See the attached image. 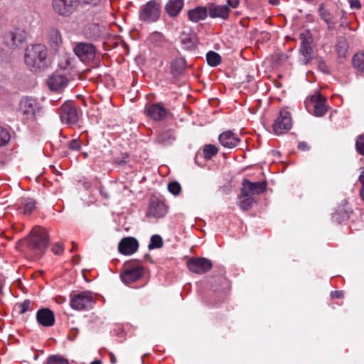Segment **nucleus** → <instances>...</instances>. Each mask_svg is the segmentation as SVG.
I'll return each mask as SVG.
<instances>
[{"instance_id": "obj_1", "label": "nucleus", "mask_w": 364, "mask_h": 364, "mask_svg": "<svg viewBox=\"0 0 364 364\" xmlns=\"http://www.w3.org/2000/svg\"><path fill=\"white\" fill-rule=\"evenodd\" d=\"M24 62L31 72L44 70L50 65L48 48L41 43L28 46L25 49Z\"/></svg>"}, {"instance_id": "obj_2", "label": "nucleus", "mask_w": 364, "mask_h": 364, "mask_svg": "<svg viewBox=\"0 0 364 364\" xmlns=\"http://www.w3.org/2000/svg\"><path fill=\"white\" fill-rule=\"evenodd\" d=\"M26 251L35 257L43 255L48 246V234L45 228L35 227L26 240Z\"/></svg>"}, {"instance_id": "obj_3", "label": "nucleus", "mask_w": 364, "mask_h": 364, "mask_svg": "<svg viewBox=\"0 0 364 364\" xmlns=\"http://www.w3.org/2000/svg\"><path fill=\"white\" fill-rule=\"evenodd\" d=\"M144 267L138 260H129L124 263L120 279L126 284L134 283L144 274Z\"/></svg>"}, {"instance_id": "obj_4", "label": "nucleus", "mask_w": 364, "mask_h": 364, "mask_svg": "<svg viewBox=\"0 0 364 364\" xmlns=\"http://www.w3.org/2000/svg\"><path fill=\"white\" fill-rule=\"evenodd\" d=\"M95 304V295L92 291H84L70 295V305L77 311H88Z\"/></svg>"}, {"instance_id": "obj_5", "label": "nucleus", "mask_w": 364, "mask_h": 364, "mask_svg": "<svg viewBox=\"0 0 364 364\" xmlns=\"http://www.w3.org/2000/svg\"><path fill=\"white\" fill-rule=\"evenodd\" d=\"M161 6L155 0H151L139 9V18L141 21L151 23L159 20Z\"/></svg>"}, {"instance_id": "obj_6", "label": "nucleus", "mask_w": 364, "mask_h": 364, "mask_svg": "<svg viewBox=\"0 0 364 364\" xmlns=\"http://www.w3.org/2000/svg\"><path fill=\"white\" fill-rule=\"evenodd\" d=\"M292 127L291 116L287 109H282L279 114L272 124L275 134L280 135L288 132Z\"/></svg>"}, {"instance_id": "obj_7", "label": "nucleus", "mask_w": 364, "mask_h": 364, "mask_svg": "<svg viewBox=\"0 0 364 364\" xmlns=\"http://www.w3.org/2000/svg\"><path fill=\"white\" fill-rule=\"evenodd\" d=\"M188 269L193 273L203 274L210 271L213 267L210 259L205 257H192L187 260Z\"/></svg>"}, {"instance_id": "obj_8", "label": "nucleus", "mask_w": 364, "mask_h": 364, "mask_svg": "<svg viewBox=\"0 0 364 364\" xmlns=\"http://www.w3.org/2000/svg\"><path fill=\"white\" fill-rule=\"evenodd\" d=\"M27 37L28 33L24 28L16 27L6 34L5 41L9 46L15 48L25 43Z\"/></svg>"}, {"instance_id": "obj_9", "label": "nucleus", "mask_w": 364, "mask_h": 364, "mask_svg": "<svg viewBox=\"0 0 364 364\" xmlns=\"http://www.w3.org/2000/svg\"><path fill=\"white\" fill-rule=\"evenodd\" d=\"M267 186L266 181L252 182L248 179L244 178L242 181V187L240 191H242L244 196H251L254 197L255 195L263 193Z\"/></svg>"}, {"instance_id": "obj_10", "label": "nucleus", "mask_w": 364, "mask_h": 364, "mask_svg": "<svg viewBox=\"0 0 364 364\" xmlns=\"http://www.w3.org/2000/svg\"><path fill=\"white\" fill-rule=\"evenodd\" d=\"M74 52L83 63L92 61L96 56V48L89 43H78L74 48Z\"/></svg>"}, {"instance_id": "obj_11", "label": "nucleus", "mask_w": 364, "mask_h": 364, "mask_svg": "<svg viewBox=\"0 0 364 364\" xmlns=\"http://www.w3.org/2000/svg\"><path fill=\"white\" fill-rule=\"evenodd\" d=\"M59 114L61 122L67 124H75L79 119L78 111L72 102L64 103L60 109Z\"/></svg>"}, {"instance_id": "obj_12", "label": "nucleus", "mask_w": 364, "mask_h": 364, "mask_svg": "<svg viewBox=\"0 0 364 364\" xmlns=\"http://www.w3.org/2000/svg\"><path fill=\"white\" fill-rule=\"evenodd\" d=\"M144 112L149 117L158 122L165 119L168 114V110L161 103L146 105Z\"/></svg>"}, {"instance_id": "obj_13", "label": "nucleus", "mask_w": 364, "mask_h": 364, "mask_svg": "<svg viewBox=\"0 0 364 364\" xmlns=\"http://www.w3.org/2000/svg\"><path fill=\"white\" fill-rule=\"evenodd\" d=\"M167 212L168 207L164 202L153 198L149 204L146 215L148 218H161L164 217Z\"/></svg>"}, {"instance_id": "obj_14", "label": "nucleus", "mask_w": 364, "mask_h": 364, "mask_svg": "<svg viewBox=\"0 0 364 364\" xmlns=\"http://www.w3.org/2000/svg\"><path fill=\"white\" fill-rule=\"evenodd\" d=\"M38 103L31 97H23L19 103V112L26 119H33L35 117Z\"/></svg>"}, {"instance_id": "obj_15", "label": "nucleus", "mask_w": 364, "mask_h": 364, "mask_svg": "<svg viewBox=\"0 0 364 364\" xmlns=\"http://www.w3.org/2000/svg\"><path fill=\"white\" fill-rule=\"evenodd\" d=\"M301 45L299 51L303 56L304 64H308L313 59V48L311 47L312 39L308 34L302 33L300 34Z\"/></svg>"}, {"instance_id": "obj_16", "label": "nucleus", "mask_w": 364, "mask_h": 364, "mask_svg": "<svg viewBox=\"0 0 364 364\" xmlns=\"http://www.w3.org/2000/svg\"><path fill=\"white\" fill-rule=\"evenodd\" d=\"M208 16L211 18H220L226 21L229 18L230 9L224 5H219L213 2L207 4Z\"/></svg>"}, {"instance_id": "obj_17", "label": "nucleus", "mask_w": 364, "mask_h": 364, "mask_svg": "<svg viewBox=\"0 0 364 364\" xmlns=\"http://www.w3.org/2000/svg\"><path fill=\"white\" fill-rule=\"evenodd\" d=\"M76 0H52L54 11L60 16H68L74 10Z\"/></svg>"}, {"instance_id": "obj_18", "label": "nucleus", "mask_w": 364, "mask_h": 364, "mask_svg": "<svg viewBox=\"0 0 364 364\" xmlns=\"http://www.w3.org/2000/svg\"><path fill=\"white\" fill-rule=\"evenodd\" d=\"M179 38L184 49L191 50L196 48L198 43L197 35L191 28H187L182 31Z\"/></svg>"}, {"instance_id": "obj_19", "label": "nucleus", "mask_w": 364, "mask_h": 364, "mask_svg": "<svg viewBox=\"0 0 364 364\" xmlns=\"http://www.w3.org/2000/svg\"><path fill=\"white\" fill-rule=\"evenodd\" d=\"M138 248L139 242L133 237H124L118 244V251L124 255H131L135 253Z\"/></svg>"}, {"instance_id": "obj_20", "label": "nucleus", "mask_w": 364, "mask_h": 364, "mask_svg": "<svg viewBox=\"0 0 364 364\" xmlns=\"http://www.w3.org/2000/svg\"><path fill=\"white\" fill-rule=\"evenodd\" d=\"M311 101L314 104V112L316 117H323L328 111L326 106V97L323 96L320 92H315L311 97Z\"/></svg>"}, {"instance_id": "obj_21", "label": "nucleus", "mask_w": 364, "mask_h": 364, "mask_svg": "<svg viewBox=\"0 0 364 364\" xmlns=\"http://www.w3.org/2000/svg\"><path fill=\"white\" fill-rule=\"evenodd\" d=\"M69 82L68 78L63 74L54 73L47 80L48 87L53 91H58L65 87Z\"/></svg>"}, {"instance_id": "obj_22", "label": "nucleus", "mask_w": 364, "mask_h": 364, "mask_svg": "<svg viewBox=\"0 0 364 364\" xmlns=\"http://www.w3.org/2000/svg\"><path fill=\"white\" fill-rule=\"evenodd\" d=\"M38 323L45 327L53 326L55 323L54 313L49 309H39L36 313Z\"/></svg>"}, {"instance_id": "obj_23", "label": "nucleus", "mask_w": 364, "mask_h": 364, "mask_svg": "<svg viewBox=\"0 0 364 364\" xmlns=\"http://www.w3.org/2000/svg\"><path fill=\"white\" fill-rule=\"evenodd\" d=\"M218 140L223 146L228 149L235 147L240 141L237 135L230 130L221 133L219 135Z\"/></svg>"}, {"instance_id": "obj_24", "label": "nucleus", "mask_w": 364, "mask_h": 364, "mask_svg": "<svg viewBox=\"0 0 364 364\" xmlns=\"http://www.w3.org/2000/svg\"><path fill=\"white\" fill-rule=\"evenodd\" d=\"M208 16V13L207 6H198L190 9L188 11V19L193 23H198L200 21L205 20Z\"/></svg>"}, {"instance_id": "obj_25", "label": "nucleus", "mask_w": 364, "mask_h": 364, "mask_svg": "<svg viewBox=\"0 0 364 364\" xmlns=\"http://www.w3.org/2000/svg\"><path fill=\"white\" fill-rule=\"evenodd\" d=\"M318 14L321 18L325 21L329 30H333L336 24L335 16L327 10L323 4L319 5Z\"/></svg>"}, {"instance_id": "obj_26", "label": "nucleus", "mask_w": 364, "mask_h": 364, "mask_svg": "<svg viewBox=\"0 0 364 364\" xmlns=\"http://www.w3.org/2000/svg\"><path fill=\"white\" fill-rule=\"evenodd\" d=\"M186 61L183 58H177L171 64V72L175 77L181 75L186 70Z\"/></svg>"}, {"instance_id": "obj_27", "label": "nucleus", "mask_w": 364, "mask_h": 364, "mask_svg": "<svg viewBox=\"0 0 364 364\" xmlns=\"http://www.w3.org/2000/svg\"><path fill=\"white\" fill-rule=\"evenodd\" d=\"M183 6V0H169L166 11L170 16H176Z\"/></svg>"}, {"instance_id": "obj_28", "label": "nucleus", "mask_w": 364, "mask_h": 364, "mask_svg": "<svg viewBox=\"0 0 364 364\" xmlns=\"http://www.w3.org/2000/svg\"><path fill=\"white\" fill-rule=\"evenodd\" d=\"M335 49L338 54V59H345L348 49V43L347 39L344 37L339 38L335 46Z\"/></svg>"}, {"instance_id": "obj_29", "label": "nucleus", "mask_w": 364, "mask_h": 364, "mask_svg": "<svg viewBox=\"0 0 364 364\" xmlns=\"http://www.w3.org/2000/svg\"><path fill=\"white\" fill-rule=\"evenodd\" d=\"M353 68L364 73V50L355 53L352 58Z\"/></svg>"}, {"instance_id": "obj_30", "label": "nucleus", "mask_w": 364, "mask_h": 364, "mask_svg": "<svg viewBox=\"0 0 364 364\" xmlns=\"http://www.w3.org/2000/svg\"><path fill=\"white\" fill-rule=\"evenodd\" d=\"M240 203L239 205L240 208L243 210H250L252 205L253 203H255V197H252L251 196H244L242 191H240V194L239 196Z\"/></svg>"}, {"instance_id": "obj_31", "label": "nucleus", "mask_w": 364, "mask_h": 364, "mask_svg": "<svg viewBox=\"0 0 364 364\" xmlns=\"http://www.w3.org/2000/svg\"><path fill=\"white\" fill-rule=\"evenodd\" d=\"M148 42L154 47H161L165 43V38L161 33L155 31L149 35Z\"/></svg>"}, {"instance_id": "obj_32", "label": "nucleus", "mask_w": 364, "mask_h": 364, "mask_svg": "<svg viewBox=\"0 0 364 364\" xmlns=\"http://www.w3.org/2000/svg\"><path fill=\"white\" fill-rule=\"evenodd\" d=\"M349 218V213L344 208L339 207L332 215V220L336 223H341Z\"/></svg>"}, {"instance_id": "obj_33", "label": "nucleus", "mask_w": 364, "mask_h": 364, "mask_svg": "<svg viewBox=\"0 0 364 364\" xmlns=\"http://www.w3.org/2000/svg\"><path fill=\"white\" fill-rule=\"evenodd\" d=\"M130 161L129 155L127 153H122L119 157L115 159V168L124 166L126 170H130L131 167L129 165Z\"/></svg>"}, {"instance_id": "obj_34", "label": "nucleus", "mask_w": 364, "mask_h": 364, "mask_svg": "<svg viewBox=\"0 0 364 364\" xmlns=\"http://www.w3.org/2000/svg\"><path fill=\"white\" fill-rule=\"evenodd\" d=\"M206 60L209 65L215 67L220 64L221 57L216 52L209 51L206 55Z\"/></svg>"}, {"instance_id": "obj_35", "label": "nucleus", "mask_w": 364, "mask_h": 364, "mask_svg": "<svg viewBox=\"0 0 364 364\" xmlns=\"http://www.w3.org/2000/svg\"><path fill=\"white\" fill-rule=\"evenodd\" d=\"M203 152L205 159L210 160L218 154V149L215 145L206 144L203 146Z\"/></svg>"}, {"instance_id": "obj_36", "label": "nucleus", "mask_w": 364, "mask_h": 364, "mask_svg": "<svg viewBox=\"0 0 364 364\" xmlns=\"http://www.w3.org/2000/svg\"><path fill=\"white\" fill-rule=\"evenodd\" d=\"M164 245L162 237L159 235H154L151 237L150 242L148 245L149 250L159 249Z\"/></svg>"}, {"instance_id": "obj_37", "label": "nucleus", "mask_w": 364, "mask_h": 364, "mask_svg": "<svg viewBox=\"0 0 364 364\" xmlns=\"http://www.w3.org/2000/svg\"><path fill=\"white\" fill-rule=\"evenodd\" d=\"M36 201L30 199L24 203L22 213L24 215H29L36 210Z\"/></svg>"}, {"instance_id": "obj_38", "label": "nucleus", "mask_w": 364, "mask_h": 364, "mask_svg": "<svg viewBox=\"0 0 364 364\" xmlns=\"http://www.w3.org/2000/svg\"><path fill=\"white\" fill-rule=\"evenodd\" d=\"M10 139V134L7 129L0 126V146L6 145Z\"/></svg>"}, {"instance_id": "obj_39", "label": "nucleus", "mask_w": 364, "mask_h": 364, "mask_svg": "<svg viewBox=\"0 0 364 364\" xmlns=\"http://www.w3.org/2000/svg\"><path fill=\"white\" fill-rule=\"evenodd\" d=\"M47 364H69L67 359L59 355H51L47 359Z\"/></svg>"}, {"instance_id": "obj_40", "label": "nucleus", "mask_w": 364, "mask_h": 364, "mask_svg": "<svg viewBox=\"0 0 364 364\" xmlns=\"http://www.w3.org/2000/svg\"><path fill=\"white\" fill-rule=\"evenodd\" d=\"M49 38L55 45L59 44L61 42V35L59 31L55 28H53L49 31Z\"/></svg>"}, {"instance_id": "obj_41", "label": "nucleus", "mask_w": 364, "mask_h": 364, "mask_svg": "<svg viewBox=\"0 0 364 364\" xmlns=\"http://www.w3.org/2000/svg\"><path fill=\"white\" fill-rule=\"evenodd\" d=\"M168 190L173 195L177 196L181 191V187L178 182L172 181L168 184Z\"/></svg>"}, {"instance_id": "obj_42", "label": "nucleus", "mask_w": 364, "mask_h": 364, "mask_svg": "<svg viewBox=\"0 0 364 364\" xmlns=\"http://www.w3.org/2000/svg\"><path fill=\"white\" fill-rule=\"evenodd\" d=\"M31 305L32 302L30 300L26 299L22 303L18 304L16 306L19 313L23 314L30 310Z\"/></svg>"}, {"instance_id": "obj_43", "label": "nucleus", "mask_w": 364, "mask_h": 364, "mask_svg": "<svg viewBox=\"0 0 364 364\" xmlns=\"http://www.w3.org/2000/svg\"><path fill=\"white\" fill-rule=\"evenodd\" d=\"M355 147L360 154L364 155V134L358 136Z\"/></svg>"}, {"instance_id": "obj_44", "label": "nucleus", "mask_w": 364, "mask_h": 364, "mask_svg": "<svg viewBox=\"0 0 364 364\" xmlns=\"http://www.w3.org/2000/svg\"><path fill=\"white\" fill-rule=\"evenodd\" d=\"M68 147L72 151H79L81 148V142L79 139H73L68 142Z\"/></svg>"}, {"instance_id": "obj_45", "label": "nucleus", "mask_w": 364, "mask_h": 364, "mask_svg": "<svg viewBox=\"0 0 364 364\" xmlns=\"http://www.w3.org/2000/svg\"><path fill=\"white\" fill-rule=\"evenodd\" d=\"M318 69L323 73H329V69L323 59H318L317 63Z\"/></svg>"}, {"instance_id": "obj_46", "label": "nucleus", "mask_w": 364, "mask_h": 364, "mask_svg": "<svg viewBox=\"0 0 364 364\" xmlns=\"http://www.w3.org/2000/svg\"><path fill=\"white\" fill-rule=\"evenodd\" d=\"M64 250L63 245L60 242H55L52 247V252L55 255H60Z\"/></svg>"}, {"instance_id": "obj_47", "label": "nucleus", "mask_w": 364, "mask_h": 364, "mask_svg": "<svg viewBox=\"0 0 364 364\" xmlns=\"http://www.w3.org/2000/svg\"><path fill=\"white\" fill-rule=\"evenodd\" d=\"M240 4V0H227L226 4L224 6H228V9H236Z\"/></svg>"}, {"instance_id": "obj_48", "label": "nucleus", "mask_w": 364, "mask_h": 364, "mask_svg": "<svg viewBox=\"0 0 364 364\" xmlns=\"http://www.w3.org/2000/svg\"><path fill=\"white\" fill-rule=\"evenodd\" d=\"M359 181L362 184V188L360 191V195L363 200H364V167L362 168L360 175L359 176Z\"/></svg>"}, {"instance_id": "obj_49", "label": "nucleus", "mask_w": 364, "mask_h": 364, "mask_svg": "<svg viewBox=\"0 0 364 364\" xmlns=\"http://www.w3.org/2000/svg\"><path fill=\"white\" fill-rule=\"evenodd\" d=\"M331 296L333 299H341L344 296V292L341 290L331 291Z\"/></svg>"}, {"instance_id": "obj_50", "label": "nucleus", "mask_w": 364, "mask_h": 364, "mask_svg": "<svg viewBox=\"0 0 364 364\" xmlns=\"http://www.w3.org/2000/svg\"><path fill=\"white\" fill-rule=\"evenodd\" d=\"M297 147L299 150L303 151H309L310 149V146L305 141L299 142Z\"/></svg>"}, {"instance_id": "obj_51", "label": "nucleus", "mask_w": 364, "mask_h": 364, "mask_svg": "<svg viewBox=\"0 0 364 364\" xmlns=\"http://www.w3.org/2000/svg\"><path fill=\"white\" fill-rule=\"evenodd\" d=\"M350 7L359 9L361 7V4L358 0H349Z\"/></svg>"}, {"instance_id": "obj_52", "label": "nucleus", "mask_w": 364, "mask_h": 364, "mask_svg": "<svg viewBox=\"0 0 364 364\" xmlns=\"http://www.w3.org/2000/svg\"><path fill=\"white\" fill-rule=\"evenodd\" d=\"M122 331V333L123 332L122 326L121 324H115V331Z\"/></svg>"}, {"instance_id": "obj_53", "label": "nucleus", "mask_w": 364, "mask_h": 364, "mask_svg": "<svg viewBox=\"0 0 364 364\" xmlns=\"http://www.w3.org/2000/svg\"><path fill=\"white\" fill-rule=\"evenodd\" d=\"M269 2L272 5H277L279 4V0H269Z\"/></svg>"}, {"instance_id": "obj_54", "label": "nucleus", "mask_w": 364, "mask_h": 364, "mask_svg": "<svg viewBox=\"0 0 364 364\" xmlns=\"http://www.w3.org/2000/svg\"><path fill=\"white\" fill-rule=\"evenodd\" d=\"M90 364H102V363L100 360H95Z\"/></svg>"}, {"instance_id": "obj_55", "label": "nucleus", "mask_w": 364, "mask_h": 364, "mask_svg": "<svg viewBox=\"0 0 364 364\" xmlns=\"http://www.w3.org/2000/svg\"><path fill=\"white\" fill-rule=\"evenodd\" d=\"M91 27L93 28V30H97L98 31L99 27L97 25H92Z\"/></svg>"}, {"instance_id": "obj_56", "label": "nucleus", "mask_w": 364, "mask_h": 364, "mask_svg": "<svg viewBox=\"0 0 364 364\" xmlns=\"http://www.w3.org/2000/svg\"><path fill=\"white\" fill-rule=\"evenodd\" d=\"M100 193L102 196H104L105 198H108V196H107V194L104 193V192L102 191V190H100Z\"/></svg>"}, {"instance_id": "obj_57", "label": "nucleus", "mask_w": 364, "mask_h": 364, "mask_svg": "<svg viewBox=\"0 0 364 364\" xmlns=\"http://www.w3.org/2000/svg\"><path fill=\"white\" fill-rule=\"evenodd\" d=\"M114 45H115V48L117 47V45H118V38L115 36V43H114Z\"/></svg>"}, {"instance_id": "obj_58", "label": "nucleus", "mask_w": 364, "mask_h": 364, "mask_svg": "<svg viewBox=\"0 0 364 364\" xmlns=\"http://www.w3.org/2000/svg\"><path fill=\"white\" fill-rule=\"evenodd\" d=\"M110 361L114 363V355L112 353H111Z\"/></svg>"}, {"instance_id": "obj_59", "label": "nucleus", "mask_w": 364, "mask_h": 364, "mask_svg": "<svg viewBox=\"0 0 364 364\" xmlns=\"http://www.w3.org/2000/svg\"><path fill=\"white\" fill-rule=\"evenodd\" d=\"M99 36H100V35L98 33H97V34H94L92 37L93 38H98Z\"/></svg>"}, {"instance_id": "obj_60", "label": "nucleus", "mask_w": 364, "mask_h": 364, "mask_svg": "<svg viewBox=\"0 0 364 364\" xmlns=\"http://www.w3.org/2000/svg\"><path fill=\"white\" fill-rule=\"evenodd\" d=\"M2 287V280H1V278L0 277V289H1Z\"/></svg>"}]
</instances>
